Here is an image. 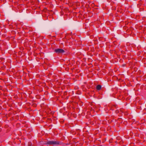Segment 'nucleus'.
I'll return each mask as SVG.
<instances>
[{"instance_id":"0eeeda50","label":"nucleus","mask_w":146,"mask_h":146,"mask_svg":"<svg viewBox=\"0 0 146 146\" xmlns=\"http://www.w3.org/2000/svg\"><path fill=\"white\" fill-rule=\"evenodd\" d=\"M103 39H104L102 37H100L99 38V40L100 41H102L103 40Z\"/></svg>"},{"instance_id":"f8f14e48","label":"nucleus","mask_w":146,"mask_h":146,"mask_svg":"<svg viewBox=\"0 0 146 146\" xmlns=\"http://www.w3.org/2000/svg\"><path fill=\"white\" fill-rule=\"evenodd\" d=\"M124 114L125 115H128V113H127V112H125L124 113Z\"/></svg>"},{"instance_id":"dca6fc26","label":"nucleus","mask_w":146,"mask_h":146,"mask_svg":"<svg viewBox=\"0 0 146 146\" xmlns=\"http://www.w3.org/2000/svg\"><path fill=\"white\" fill-rule=\"evenodd\" d=\"M0 89L1 90V89H2V87H1V86H0Z\"/></svg>"},{"instance_id":"423d86ee","label":"nucleus","mask_w":146,"mask_h":146,"mask_svg":"<svg viewBox=\"0 0 146 146\" xmlns=\"http://www.w3.org/2000/svg\"><path fill=\"white\" fill-rule=\"evenodd\" d=\"M118 121L119 122V123H122V119L121 118H118L117 119Z\"/></svg>"},{"instance_id":"f257e3e1","label":"nucleus","mask_w":146,"mask_h":146,"mask_svg":"<svg viewBox=\"0 0 146 146\" xmlns=\"http://www.w3.org/2000/svg\"><path fill=\"white\" fill-rule=\"evenodd\" d=\"M59 142L58 141H48L45 143V145H54L59 144Z\"/></svg>"},{"instance_id":"20e7f679","label":"nucleus","mask_w":146,"mask_h":146,"mask_svg":"<svg viewBox=\"0 0 146 146\" xmlns=\"http://www.w3.org/2000/svg\"><path fill=\"white\" fill-rule=\"evenodd\" d=\"M101 88H102V87H101V85H98L96 87V89L98 90H101Z\"/></svg>"},{"instance_id":"f03ea898","label":"nucleus","mask_w":146,"mask_h":146,"mask_svg":"<svg viewBox=\"0 0 146 146\" xmlns=\"http://www.w3.org/2000/svg\"><path fill=\"white\" fill-rule=\"evenodd\" d=\"M54 52L58 54H60L64 53L65 51L62 49L58 48L55 49Z\"/></svg>"},{"instance_id":"2eb2a0df","label":"nucleus","mask_w":146,"mask_h":146,"mask_svg":"<svg viewBox=\"0 0 146 146\" xmlns=\"http://www.w3.org/2000/svg\"><path fill=\"white\" fill-rule=\"evenodd\" d=\"M66 92H64V95H65V94H66Z\"/></svg>"},{"instance_id":"39448f33","label":"nucleus","mask_w":146,"mask_h":146,"mask_svg":"<svg viewBox=\"0 0 146 146\" xmlns=\"http://www.w3.org/2000/svg\"><path fill=\"white\" fill-rule=\"evenodd\" d=\"M115 143H119V144H121L123 143V141H122L121 140L120 141H116L115 142Z\"/></svg>"},{"instance_id":"4468645a","label":"nucleus","mask_w":146,"mask_h":146,"mask_svg":"<svg viewBox=\"0 0 146 146\" xmlns=\"http://www.w3.org/2000/svg\"><path fill=\"white\" fill-rule=\"evenodd\" d=\"M120 111H121V112H123V111H122V109H120Z\"/></svg>"},{"instance_id":"1a4fd4ad","label":"nucleus","mask_w":146,"mask_h":146,"mask_svg":"<svg viewBox=\"0 0 146 146\" xmlns=\"http://www.w3.org/2000/svg\"><path fill=\"white\" fill-rule=\"evenodd\" d=\"M116 139H117V140H119L120 139V137H116Z\"/></svg>"},{"instance_id":"6e6552de","label":"nucleus","mask_w":146,"mask_h":146,"mask_svg":"<svg viewBox=\"0 0 146 146\" xmlns=\"http://www.w3.org/2000/svg\"><path fill=\"white\" fill-rule=\"evenodd\" d=\"M28 146H33L32 145V143L31 142H29Z\"/></svg>"},{"instance_id":"9b49d317","label":"nucleus","mask_w":146,"mask_h":146,"mask_svg":"<svg viewBox=\"0 0 146 146\" xmlns=\"http://www.w3.org/2000/svg\"><path fill=\"white\" fill-rule=\"evenodd\" d=\"M126 64H124L122 65V67H124L125 66Z\"/></svg>"},{"instance_id":"7ed1b4c3","label":"nucleus","mask_w":146,"mask_h":146,"mask_svg":"<svg viewBox=\"0 0 146 146\" xmlns=\"http://www.w3.org/2000/svg\"><path fill=\"white\" fill-rule=\"evenodd\" d=\"M117 107V106L116 105H113L111 106V109L112 110H114L115 109H116Z\"/></svg>"},{"instance_id":"ddd939ff","label":"nucleus","mask_w":146,"mask_h":146,"mask_svg":"<svg viewBox=\"0 0 146 146\" xmlns=\"http://www.w3.org/2000/svg\"><path fill=\"white\" fill-rule=\"evenodd\" d=\"M134 71H136V70H137V68H134Z\"/></svg>"},{"instance_id":"9d476101","label":"nucleus","mask_w":146,"mask_h":146,"mask_svg":"<svg viewBox=\"0 0 146 146\" xmlns=\"http://www.w3.org/2000/svg\"><path fill=\"white\" fill-rule=\"evenodd\" d=\"M115 112L116 113H117L119 112V111L118 110H116Z\"/></svg>"}]
</instances>
